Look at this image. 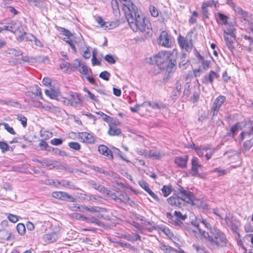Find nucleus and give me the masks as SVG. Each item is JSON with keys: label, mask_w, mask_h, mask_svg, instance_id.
I'll return each mask as SVG.
<instances>
[{"label": "nucleus", "mask_w": 253, "mask_h": 253, "mask_svg": "<svg viewBox=\"0 0 253 253\" xmlns=\"http://www.w3.org/2000/svg\"><path fill=\"white\" fill-rule=\"evenodd\" d=\"M42 110L50 112H53L56 111V108L53 107V106H51L48 105L44 104L43 105Z\"/></svg>", "instance_id": "obj_58"}, {"label": "nucleus", "mask_w": 253, "mask_h": 253, "mask_svg": "<svg viewBox=\"0 0 253 253\" xmlns=\"http://www.w3.org/2000/svg\"><path fill=\"white\" fill-rule=\"evenodd\" d=\"M160 249L165 253H176V251L172 247L161 243L160 245Z\"/></svg>", "instance_id": "obj_33"}, {"label": "nucleus", "mask_w": 253, "mask_h": 253, "mask_svg": "<svg viewBox=\"0 0 253 253\" xmlns=\"http://www.w3.org/2000/svg\"><path fill=\"white\" fill-rule=\"evenodd\" d=\"M224 35H235L236 28L230 24H228L226 28L223 30Z\"/></svg>", "instance_id": "obj_28"}, {"label": "nucleus", "mask_w": 253, "mask_h": 253, "mask_svg": "<svg viewBox=\"0 0 253 253\" xmlns=\"http://www.w3.org/2000/svg\"><path fill=\"white\" fill-rule=\"evenodd\" d=\"M110 77V74L107 71H103L99 75V77L102 79L108 81Z\"/></svg>", "instance_id": "obj_54"}, {"label": "nucleus", "mask_w": 253, "mask_h": 253, "mask_svg": "<svg viewBox=\"0 0 253 253\" xmlns=\"http://www.w3.org/2000/svg\"><path fill=\"white\" fill-rule=\"evenodd\" d=\"M219 76V75L218 73L211 70L207 75L204 77L203 83L206 84L208 83L212 84L213 80L218 78Z\"/></svg>", "instance_id": "obj_17"}, {"label": "nucleus", "mask_w": 253, "mask_h": 253, "mask_svg": "<svg viewBox=\"0 0 253 253\" xmlns=\"http://www.w3.org/2000/svg\"><path fill=\"white\" fill-rule=\"evenodd\" d=\"M60 232V228L55 227L52 231L50 233L45 234L43 236V239L48 243H53L57 241Z\"/></svg>", "instance_id": "obj_9"}, {"label": "nucleus", "mask_w": 253, "mask_h": 253, "mask_svg": "<svg viewBox=\"0 0 253 253\" xmlns=\"http://www.w3.org/2000/svg\"><path fill=\"white\" fill-rule=\"evenodd\" d=\"M17 119L19 121L21 122V123L24 127H25L27 126V119L25 116L20 114L17 115Z\"/></svg>", "instance_id": "obj_48"}, {"label": "nucleus", "mask_w": 253, "mask_h": 253, "mask_svg": "<svg viewBox=\"0 0 253 253\" xmlns=\"http://www.w3.org/2000/svg\"><path fill=\"white\" fill-rule=\"evenodd\" d=\"M191 148L194 149L197 155L199 157H203L204 155V152L208 150V148H201L196 146L194 144L191 146Z\"/></svg>", "instance_id": "obj_35"}, {"label": "nucleus", "mask_w": 253, "mask_h": 253, "mask_svg": "<svg viewBox=\"0 0 253 253\" xmlns=\"http://www.w3.org/2000/svg\"><path fill=\"white\" fill-rule=\"evenodd\" d=\"M188 161V156H186L185 158H182L177 157L175 158V163L179 167L185 168L186 167L187 163Z\"/></svg>", "instance_id": "obj_25"}, {"label": "nucleus", "mask_w": 253, "mask_h": 253, "mask_svg": "<svg viewBox=\"0 0 253 253\" xmlns=\"http://www.w3.org/2000/svg\"><path fill=\"white\" fill-rule=\"evenodd\" d=\"M175 195L178 197L181 203L185 202L187 203L194 205L195 197L193 193L189 191H187L182 187H180L175 191Z\"/></svg>", "instance_id": "obj_3"}, {"label": "nucleus", "mask_w": 253, "mask_h": 253, "mask_svg": "<svg viewBox=\"0 0 253 253\" xmlns=\"http://www.w3.org/2000/svg\"><path fill=\"white\" fill-rule=\"evenodd\" d=\"M142 230H147L149 231H152L154 228L151 222L146 221H145L144 222L142 223Z\"/></svg>", "instance_id": "obj_42"}, {"label": "nucleus", "mask_w": 253, "mask_h": 253, "mask_svg": "<svg viewBox=\"0 0 253 253\" xmlns=\"http://www.w3.org/2000/svg\"><path fill=\"white\" fill-rule=\"evenodd\" d=\"M176 61L170 60V62L168 66L166 69V73H168V76H170V74H172L176 70Z\"/></svg>", "instance_id": "obj_31"}, {"label": "nucleus", "mask_w": 253, "mask_h": 253, "mask_svg": "<svg viewBox=\"0 0 253 253\" xmlns=\"http://www.w3.org/2000/svg\"><path fill=\"white\" fill-rule=\"evenodd\" d=\"M97 22L100 25L101 28L104 30L111 29L115 27L116 23L114 22H105L101 17H97L96 19Z\"/></svg>", "instance_id": "obj_13"}, {"label": "nucleus", "mask_w": 253, "mask_h": 253, "mask_svg": "<svg viewBox=\"0 0 253 253\" xmlns=\"http://www.w3.org/2000/svg\"><path fill=\"white\" fill-rule=\"evenodd\" d=\"M70 106L78 107L82 102L80 95L77 93H72L69 95Z\"/></svg>", "instance_id": "obj_15"}, {"label": "nucleus", "mask_w": 253, "mask_h": 253, "mask_svg": "<svg viewBox=\"0 0 253 253\" xmlns=\"http://www.w3.org/2000/svg\"><path fill=\"white\" fill-rule=\"evenodd\" d=\"M199 220L205 225V227L207 229H210V231H211V229L212 228H211V224L209 223V222L206 219H204L203 217L200 218Z\"/></svg>", "instance_id": "obj_51"}, {"label": "nucleus", "mask_w": 253, "mask_h": 253, "mask_svg": "<svg viewBox=\"0 0 253 253\" xmlns=\"http://www.w3.org/2000/svg\"><path fill=\"white\" fill-rule=\"evenodd\" d=\"M145 155L153 160H157L164 156V154L160 151H150L148 153H146Z\"/></svg>", "instance_id": "obj_23"}, {"label": "nucleus", "mask_w": 253, "mask_h": 253, "mask_svg": "<svg viewBox=\"0 0 253 253\" xmlns=\"http://www.w3.org/2000/svg\"><path fill=\"white\" fill-rule=\"evenodd\" d=\"M211 172H217L218 176L223 175L226 173V171L224 169H220L219 168H216L214 170L211 171Z\"/></svg>", "instance_id": "obj_63"}, {"label": "nucleus", "mask_w": 253, "mask_h": 253, "mask_svg": "<svg viewBox=\"0 0 253 253\" xmlns=\"http://www.w3.org/2000/svg\"><path fill=\"white\" fill-rule=\"evenodd\" d=\"M1 5L3 7L7 8L8 11L14 15H16L17 13V11L15 9V8L10 5H9V3L6 2L5 1H3L2 2H1Z\"/></svg>", "instance_id": "obj_37"}, {"label": "nucleus", "mask_w": 253, "mask_h": 253, "mask_svg": "<svg viewBox=\"0 0 253 253\" xmlns=\"http://www.w3.org/2000/svg\"><path fill=\"white\" fill-rule=\"evenodd\" d=\"M52 196L54 198L59 200H66V199H71V202L74 201V198L73 197L69 195L68 193L64 192H54L52 193Z\"/></svg>", "instance_id": "obj_14"}, {"label": "nucleus", "mask_w": 253, "mask_h": 253, "mask_svg": "<svg viewBox=\"0 0 253 253\" xmlns=\"http://www.w3.org/2000/svg\"><path fill=\"white\" fill-rule=\"evenodd\" d=\"M68 145L70 148L75 150H79L81 148L80 144L76 142H70Z\"/></svg>", "instance_id": "obj_53"}, {"label": "nucleus", "mask_w": 253, "mask_h": 253, "mask_svg": "<svg viewBox=\"0 0 253 253\" xmlns=\"http://www.w3.org/2000/svg\"><path fill=\"white\" fill-rule=\"evenodd\" d=\"M2 125L4 126L5 129H6L9 133L11 134H15V132L14 130L13 127L9 126V125L6 123H0V126Z\"/></svg>", "instance_id": "obj_46"}, {"label": "nucleus", "mask_w": 253, "mask_h": 253, "mask_svg": "<svg viewBox=\"0 0 253 253\" xmlns=\"http://www.w3.org/2000/svg\"><path fill=\"white\" fill-rule=\"evenodd\" d=\"M79 71L81 74L86 75L88 74L89 70L86 65L84 63H82L81 67L79 69Z\"/></svg>", "instance_id": "obj_45"}, {"label": "nucleus", "mask_w": 253, "mask_h": 253, "mask_svg": "<svg viewBox=\"0 0 253 253\" xmlns=\"http://www.w3.org/2000/svg\"><path fill=\"white\" fill-rule=\"evenodd\" d=\"M192 225L195 229L190 228L188 229L189 232L194 236L196 238H203L213 246L220 247L225 246L227 243V239L225 235L219 230L213 228L210 231V233L201 229L199 228V224L197 222H192Z\"/></svg>", "instance_id": "obj_1"}, {"label": "nucleus", "mask_w": 253, "mask_h": 253, "mask_svg": "<svg viewBox=\"0 0 253 253\" xmlns=\"http://www.w3.org/2000/svg\"><path fill=\"white\" fill-rule=\"evenodd\" d=\"M170 56L168 51H162L151 58L152 61L158 65H160L167 61Z\"/></svg>", "instance_id": "obj_7"}, {"label": "nucleus", "mask_w": 253, "mask_h": 253, "mask_svg": "<svg viewBox=\"0 0 253 253\" xmlns=\"http://www.w3.org/2000/svg\"><path fill=\"white\" fill-rule=\"evenodd\" d=\"M162 193L165 197L168 196L172 192V188L170 186L164 185L162 188Z\"/></svg>", "instance_id": "obj_40"}, {"label": "nucleus", "mask_w": 253, "mask_h": 253, "mask_svg": "<svg viewBox=\"0 0 253 253\" xmlns=\"http://www.w3.org/2000/svg\"><path fill=\"white\" fill-rule=\"evenodd\" d=\"M217 3V1H215L213 0H209L208 1L203 2L201 8L204 17L207 18L209 17V13L208 7H211L213 6L216 7Z\"/></svg>", "instance_id": "obj_11"}, {"label": "nucleus", "mask_w": 253, "mask_h": 253, "mask_svg": "<svg viewBox=\"0 0 253 253\" xmlns=\"http://www.w3.org/2000/svg\"><path fill=\"white\" fill-rule=\"evenodd\" d=\"M71 64L66 62H63L60 66V68L65 72L71 71Z\"/></svg>", "instance_id": "obj_43"}, {"label": "nucleus", "mask_w": 253, "mask_h": 253, "mask_svg": "<svg viewBox=\"0 0 253 253\" xmlns=\"http://www.w3.org/2000/svg\"><path fill=\"white\" fill-rule=\"evenodd\" d=\"M128 11L126 12V17L131 29L134 32L138 30L144 32L148 28V21L145 17L138 11L137 7L133 3L125 4Z\"/></svg>", "instance_id": "obj_2"}, {"label": "nucleus", "mask_w": 253, "mask_h": 253, "mask_svg": "<svg viewBox=\"0 0 253 253\" xmlns=\"http://www.w3.org/2000/svg\"><path fill=\"white\" fill-rule=\"evenodd\" d=\"M198 14L196 11L193 12L192 15L189 19V22L190 24H194L196 21V19L198 17Z\"/></svg>", "instance_id": "obj_61"}, {"label": "nucleus", "mask_w": 253, "mask_h": 253, "mask_svg": "<svg viewBox=\"0 0 253 253\" xmlns=\"http://www.w3.org/2000/svg\"><path fill=\"white\" fill-rule=\"evenodd\" d=\"M226 98L224 96L220 95L215 99L214 100L212 107L211 108V113L212 116L216 115L220 108L225 102Z\"/></svg>", "instance_id": "obj_10"}, {"label": "nucleus", "mask_w": 253, "mask_h": 253, "mask_svg": "<svg viewBox=\"0 0 253 253\" xmlns=\"http://www.w3.org/2000/svg\"><path fill=\"white\" fill-rule=\"evenodd\" d=\"M149 106L152 107L153 109H161L162 107H163V105L162 104H159L156 103H151L150 102H148L146 103Z\"/></svg>", "instance_id": "obj_60"}, {"label": "nucleus", "mask_w": 253, "mask_h": 253, "mask_svg": "<svg viewBox=\"0 0 253 253\" xmlns=\"http://www.w3.org/2000/svg\"><path fill=\"white\" fill-rule=\"evenodd\" d=\"M192 168L191 173L193 176H196L199 174V168L202 167V165L199 163L198 159L196 157H193L191 161Z\"/></svg>", "instance_id": "obj_16"}, {"label": "nucleus", "mask_w": 253, "mask_h": 253, "mask_svg": "<svg viewBox=\"0 0 253 253\" xmlns=\"http://www.w3.org/2000/svg\"><path fill=\"white\" fill-rule=\"evenodd\" d=\"M111 5L114 15L115 16L119 15L120 10L119 8V3L117 0H112L111 1Z\"/></svg>", "instance_id": "obj_32"}, {"label": "nucleus", "mask_w": 253, "mask_h": 253, "mask_svg": "<svg viewBox=\"0 0 253 253\" xmlns=\"http://www.w3.org/2000/svg\"><path fill=\"white\" fill-rule=\"evenodd\" d=\"M192 247L194 250H196L197 253H207L204 248L201 247L198 245H193Z\"/></svg>", "instance_id": "obj_56"}, {"label": "nucleus", "mask_w": 253, "mask_h": 253, "mask_svg": "<svg viewBox=\"0 0 253 253\" xmlns=\"http://www.w3.org/2000/svg\"><path fill=\"white\" fill-rule=\"evenodd\" d=\"M138 184L145 191L147 192L150 189L149 187L148 184L144 180H140Z\"/></svg>", "instance_id": "obj_52"}, {"label": "nucleus", "mask_w": 253, "mask_h": 253, "mask_svg": "<svg viewBox=\"0 0 253 253\" xmlns=\"http://www.w3.org/2000/svg\"><path fill=\"white\" fill-rule=\"evenodd\" d=\"M84 90L87 93L88 97L90 99H91L95 102H98V100L97 98V97L93 93H92L89 90H88L86 88H84Z\"/></svg>", "instance_id": "obj_55"}, {"label": "nucleus", "mask_w": 253, "mask_h": 253, "mask_svg": "<svg viewBox=\"0 0 253 253\" xmlns=\"http://www.w3.org/2000/svg\"><path fill=\"white\" fill-rule=\"evenodd\" d=\"M80 137L84 142L91 144L94 142V137L91 134L86 132L81 133Z\"/></svg>", "instance_id": "obj_20"}, {"label": "nucleus", "mask_w": 253, "mask_h": 253, "mask_svg": "<svg viewBox=\"0 0 253 253\" xmlns=\"http://www.w3.org/2000/svg\"><path fill=\"white\" fill-rule=\"evenodd\" d=\"M35 39V36L31 34L27 33L22 31V33H20L17 36V40L18 42H21L22 41H31L33 42Z\"/></svg>", "instance_id": "obj_18"}, {"label": "nucleus", "mask_w": 253, "mask_h": 253, "mask_svg": "<svg viewBox=\"0 0 253 253\" xmlns=\"http://www.w3.org/2000/svg\"><path fill=\"white\" fill-rule=\"evenodd\" d=\"M197 57L199 63L201 65L199 68H201V69H203L204 71L207 70L210 67V61L206 60L205 58L199 53L198 54Z\"/></svg>", "instance_id": "obj_19"}, {"label": "nucleus", "mask_w": 253, "mask_h": 253, "mask_svg": "<svg viewBox=\"0 0 253 253\" xmlns=\"http://www.w3.org/2000/svg\"><path fill=\"white\" fill-rule=\"evenodd\" d=\"M8 54L12 56H13L15 57H17L22 55V52L21 51L19 50H17L15 48H11L8 49Z\"/></svg>", "instance_id": "obj_39"}, {"label": "nucleus", "mask_w": 253, "mask_h": 253, "mask_svg": "<svg viewBox=\"0 0 253 253\" xmlns=\"http://www.w3.org/2000/svg\"><path fill=\"white\" fill-rule=\"evenodd\" d=\"M4 29L5 31H10L17 36L22 33V31H23L21 23L18 21H12L8 23L7 25H5Z\"/></svg>", "instance_id": "obj_6"}, {"label": "nucleus", "mask_w": 253, "mask_h": 253, "mask_svg": "<svg viewBox=\"0 0 253 253\" xmlns=\"http://www.w3.org/2000/svg\"><path fill=\"white\" fill-rule=\"evenodd\" d=\"M105 60L110 64H115L116 62V60L113 57V56L110 54H107L105 57Z\"/></svg>", "instance_id": "obj_59"}, {"label": "nucleus", "mask_w": 253, "mask_h": 253, "mask_svg": "<svg viewBox=\"0 0 253 253\" xmlns=\"http://www.w3.org/2000/svg\"><path fill=\"white\" fill-rule=\"evenodd\" d=\"M98 151L104 156L110 157L112 159L113 158L111 151L105 145H100L98 147Z\"/></svg>", "instance_id": "obj_24"}, {"label": "nucleus", "mask_w": 253, "mask_h": 253, "mask_svg": "<svg viewBox=\"0 0 253 253\" xmlns=\"http://www.w3.org/2000/svg\"><path fill=\"white\" fill-rule=\"evenodd\" d=\"M9 148V146L6 143L0 141V149L1 150L2 153L8 150Z\"/></svg>", "instance_id": "obj_57"}, {"label": "nucleus", "mask_w": 253, "mask_h": 253, "mask_svg": "<svg viewBox=\"0 0 253 253\" xmlns=\"http://www.w3.org/2000/svg\"><path fill=\"white\" fill-rule=\"evenodd\" d=\"M168 203L171 205L180 207L182 205L180 199L177 196H171L167 199Z\"/></svg>", "instance_id": "obj_22"}, {"label": "nucleus", "mask_w": 253, "mask_h": 253, "mask_svg": "<svg viewBox=\"0 0 253 253\" xmlns=\"http://www.w3.org/2000/svg\"><path fill=\"white\" fill-rule=\"evenodd\" d=\"M234 11L238 14L241 15L244 17V20H246V17H248V14L243 10L241 7L235 6L233 8Z\"/></svg>", "instance_id": "obj_38"}, {"label": "nucleus", "mask_w": 253, "mask_h": 253, "mask_svg": "<svg viewBox=\"0 0 253 253\" xmlns=\"http://www.w3.org/2000/svg\"><path fill=\"white\" fill-rule=\"evenodd\" d=\"M45 93L47 96H49L51 99H56V100L59 99L58 98V93L57 91H55L52 89H51V90L46 89L45 90Z\"/></svg>", "instance_id": "obj_36"}, {"label": "nucleus", "mask_w": 253, "mask_h": 253, "mask_svg": "<svg viewBox=\"0 0 253 253\" xmlns=\"http://www.w3.org/2000/svg\"><path fill=\"white\" fill-rule=\"evenodd\" d=\"M185 58V54H183L181 57V61L179 64V67L184 70L186 69L189 66V64L187 62V60L185 61L184 60H182Z\"/></svg>", "instance_id": "obj_47"}, {"label": "nucleus", "mask_w": 253, "mask_h": 253, "mask_svg": "<svg viewBox=\"0 0 253 253\" xmlns=\"http://www.w3.org/2000/svg\"><path fill=\"white\" fill-rule=\"evenodd\" d=\"M206 154L205 156L207 160H209L214 153V150L213 149H209L208 148V150L205 151Z\"/></svg>", "instance_id": "obj_62"}, {"label": "nucleus", "mask_w": 253, "mask_h": 253, "mask_svg": "<svg viewBox=\"0 0 253 253\" xmlns=\"http://www.w3.org/2000/svg\"><path fill=\"white\" fill-rule=\"evenodd\" d=\"M192 35V33H189L185 37L179 36L177 38L180 47L187 52L190 51L193 47Z\"/></svg>", "instance_id": "obj_4"}, {"label": "nucleus", "mask_w": 253, "mask_h": 253, "mask_svg": "<svg viewBox=\"0 0 253 253\" xmlns=\"http://www.w3.org/2000/svg\"><path fill=\"white\" fill-rule=\"evenodd\" d=\"M7 218L11 222L13 223H16L18 220L17 216L12 214H9L7 216Z\"/></svg>", "instance_id": "obj_64"}, {"label": "nucleus", "mask_w": 253, "mask_h": 253, "mask_svg": "<svg viewBox=\"0 0 253 253\" xmlns=\"http://www.w3.org/2000/svg\"><path fill=\"white\" fill-rule=\"evenodd\" d=\"M149 11L151 15L154 17H157L159 15L158 9L153 5L149 6Z\"/></svg>", "instance_id": "obj_49"}, {"label": "nucleus", "mask_w": 253, "mask_h": 253, "mask_svg": "<svg viewBox=\"0 0 253 253\" xmlns=\"http://www.w3.org/2000/svg\"><path fill=\"white\" fill-rule=\"evenodd\" d=\"M244 139H246L244 143V149L248 150L253 146V126L249 131L240 133V140L242 141Z\"/></svg>", "instance_id": "obj_5"}, {"label": "nucleus", "mask_w": 253, "mask_h": 253, "mask_svg": "<svg viewBox=\"0 0 253 253\" xmlns=\"http://www.w3.org/2000/svg\"><path fill=\"white\" fill-rule=\"evenodd\" d=\"M182 85V84L180 81H178L176 82L175 84V89L174 91L175 96L180 95L181 91Z\"/></svg>", "instance_id": "obj_41"}, {"label": "nucleus", "mask_w": 253, "mask_h": 253, "mask_svg": "<svg viewBox=\"0 0 253 253\" xmlns=\"http://www.w3.org/2000/svg\"><path fill=\"white\" fill-rule=\"evenodd\" d=\"M18 232L20 235H23L25 232V225L22 223H18L16 227Z\"/></svg>", "instance_id": "obj_50"}, {"label": "nucleus", "mask_w": 253, "mask_h": 253, "mask_svg": "<svg viewBox=\"0 0 253 253\" xmlns=\"http://www.w3.org/2000/svg\"><path fill=\"white\" fill-rule=\"evenodd\" d=\"M215 18L219 24L226 25L227 23L228 17L221 13L216 14Z\"/></svg>", "instance_id": "obj_27"}, {"label": "nucleus", "mask_w": 253, "mask_h": 253, "mask_svg": "<svg viewBox=\"0 0 253 253\" xmlns=\"http://www.w3.org/2000/svg\"><path fill=\"white\" fill-rule=\"evenodd\" d=\"M125 238L130 242H135L138 240H140V236L136 233H131L130 234L126 235Z\"/></svg>", "instance_id": "obj_34"}, {"label": "nucleus", "mask_w": 253, "mask_h": 253, "mask_svg": "<svg viewBox=\"0 0 253 253\" xmlns=\"http://www.w3.org/2000/svg\"><path fill=\"white\" fill-rule=\"evenodd\" d=\"M11 233L5 229L0 230V239L2 241L10 240Z\"/></svg>", "instance_id": "obj_30"}, {"label": "nucleus", "mask_w": 253, "mask_h": 253, "mask_svg": "<svg viewBox=\"0 0 253 253\" xmlns=\"http://www.w3.org/2000/svg\"><path fill=\"white\" fill-rule=\"evenodd\" d=\"M159 44L165 47H170L171 41L167 32L163 31L161 32L159 37Z\"/></svg>", "instance_id": "obj_12"}, {"label": "nucleus", "mask_w": 253, "mask_h": 253, "mask_svg": "<svg viewBox=\"0 0 253 253\" xmlns=\"http://www.w3.org/2000/svg\"><path fill=\"white\" fill-rule=\"evenodd\" d=\"M223 37L226 45L230 50H232L234 48L233 41L235 39V35H223Z\"/></svg>", "instance_id": "obj_21"}, {"label": "nucleus", "mask_w": 253, "mask_h": 253, "mask_svg": "<svg viewBox=\"0 0 253 253\" xmlns=\"http://www.w3.org/2000/svg\"><path fill=\"white\" fill-rule=\"evenodd\" d=\"M109 129L108 131V133L111 136L119 135L121 132V129L113 125H109Z\"/></svg>", "instance_id": "obj_26"}, {"label": "nucleus", "mask_w": 253, "mask_h": 253, "mask_svg": "<svg viewBox=\"0 0 253 253\" xmlns=\"http://www.w3.org/2000/svg\"><path fill=\"white\" fill-rule=\"evenodd\" d=\"M82 63L81 62V61L79 59H75L74 63L73 64H71V71H75L77 69H78L81 67Z\"/></svg>", "instance_id": "obj_44"}, {"label": "nucleus", "mask_w": 253, "mask_h": 253, "mask_svg": "<svg viewBox=\"0 0 253 253\" xmlns=\"http://www.w3.org/2000/svg\"><path fill=\"white\" fill-rule=\"evenodd\" d=\"M29 4L40 8H43L45 6L44 0H28Z\"/></svg>", "instance_id": "obj_29"}, {"label": "nucleus", "mask_w": 253, "mask_h": 253, "mask_svg": "<svg viewBox=\"0 0 253 253\" xmlns=\"http://www.w3.org/2000/svg\"><path fill=\"white\" fill-rule=\"evenodd\" d=\"M88 183L94 189L98 190L101 193L106 194L108 196L112 198L113 199H115L117 197L114 193H113L110 190L107 189L104 186L97 184L94 181H90L88 182Z\"/></svg>", "instance_id": "obj_8"}]
</instances>
